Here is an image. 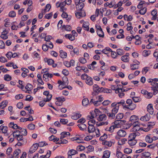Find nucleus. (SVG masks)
<instances>
[{"instance_id": "1", "label": "nucleus", "mask_w": 158, "mask_h": 158, "mask_svg": "<svg viewBox=\"0 0 158 158\" xmlns=\"http://www.w3.org/2000/svg\"><path fill=\"white\" fill-rule=\"evenodd\" d=\"M100 110L97 109H95L94 111L90 112V114L91 115H88L87 116V118L89 119L93 118L95 117H96L97 119L99 121H102L103 120H105L107 118L106 115L104 114H99L98 113Z\"/></svg>"}, {"instance_id": "2", "label": "nucleus", "mask_w": 158, "mask_h": 158, "mask_svg": "<svg viewBox=\"0 0 158 158\" xmlns=\"http://www.w3.org/2000/svg\"><path fill=\"white\" fill-rule=\"evenodd\" d=\"M13 135L15 139L18 142H23V143H27V140L25 139L23 136L20 134L19 130H15L13 132Z\"/></svg>"}, {"instance_id": "3", "label": "nucleus", "mask_w": 158, "mask_h": 158, "mask_svg": "<svg viewBox=\"0 0 158 158\" xmlns=\"http://www.w3.org/2000/svg\"><path fill=\"white\" fill-rule=\"evenodd\" d=\"M81 78L83 80H85V83L88 85L91 86L93 84V78L85 73L82 74Z\"/></svg>"}, {"instance_id": "4", "label": "nucleus", "mask_w": 158, "mask_h": 158, "mask_svg": "<svg viewBox=\"0 0 158 158\" xmlns=\"http://www.w3.org/2000/svg\"><path fill=\"white\" fill-rule=\"evenodd\" d=\"M126 102L127 104H128V105H125L124 108L129 109L131 110H133L135 108L136 105L135 104L132 103V101L131 99H127Z\"/></svg>"}, {"instance_id": "5", "label": "nucleus", "mask_w": 158, "mask_h": 158, "mask_svg": "<svg viewBox=\"0 0 158 158\" xmlns=\"http://www.w3.org/2000/svg\"><path fill=\"white\" fill-rule=\"evenodd\" d=\"M118 107H113L111 112L107 113V116L110 119H114L115 117V114L118 113Z\"/></svg>"}, {"instance_id": "6", "label": "nucleus", "mask_w": 158, "mask_h": 158, "mask_svg": "<svg viewBox=\"0 0 158 158\" xmlns=\"http://www.w3.org/2000/svg\"><path fill=\"white\" fill-rule=\"evenodd\" d=\"M125 101L124 100H122L118 102H114L112 103L111 104V106L112 107H116V106L118 107V109H119V107L121 106L122 105L123 106V108H124V106H125Z\"/></svg>"}, {"instance_id": "7", "label": "nucleus", "mask_w": 158, "mask_h": 158, "mask_svg": "<svg viewBox=\"0 0 158 158\" xmlns=\"http://www.w3.org/2000/svg\"><path fill=\"white\" fill-rule=\"evenodd\" d=\"M155 125V123L154 122H150L148 124V127L147 128H143V131L145 132H148L150 129L152 128V127Z\"/></svg>"}, {"instance_id": "8", "label": "nucleus", "mask_w": 158, "mask_h": 158, "mask_svg": "<svg viewBox=\"0 0 158 158\" xmlns=\"http://www.w3.org/2000/svg\"><path fill=\"white\" fill-rule=\"evenodd\" d=\"M151 116L149 114L147 113L144 116L141 117L140 118V120L144 122L148 121L150 119Z\"/></svg>"}, {"instance_id": "9", "label": "nucleus", "mask_w": 158, "mask_h": 158, "mask_svg": "<svg viewBox=\"0 0 158 158\" xmlns=\"http://www.w3.org/2000/svg\"><path fill=\"white\" fill-rule=\"evenodd\" d=\"M147 110L149 113V114L152 115L154 113V110L153 108V106L152 104H149L147 107Z\"/></svg>"}, {"instance_id": "10", "label": "nucleus", "mask_w": 158, "mask_h": 158, "mask_svg": "<svg viewBox=\"0 0 158 158\" xmlns=\"http://www.w3.org/2000/svg\"><path fill=\"white\" fill-rule=\"evenodd\" d=\"M117 134L118 136L120 137H124L126 135V131L124 130H120L117 132Z\"/></svg>"}, {"instance_id": "11", "label": "nucleus", "mask_w": 158, "mask_h": 158, "mask_svg": "<svg viewBox=\"0 0 158 158\" xmlns=\"http://www.w3.org/2000/svg\"><path fill=\"white\" fill-rule=\"evenodd\" d=\"M92 104H93L94 106H100L102 103L98 100L94 101L93 99H91L89 102V104L91 105Z\"/></svg>"}, {"instance_id": "12", "label": "nucleus", "mask_w": 158, "mask_h": 158, "mask_svg": "<svg viewBox=\"0 0 158 158\" xmlns=\"http://www.w3.org/2000/svg\"><path fill=\"white\" fill-rule=\"evenodd\" d=\"M38 148V146L37 143L34 144L29 150L30 152L31 153H33Z\"/></svg>"}, {"instance_id": "13", "label": "nucleus", "mask_w": 158, "mask_h": 158, "mask_svg": "<svg viewBox=\"0 0 158 158\" xmlns=\"http://www.w3.org/2000/svg\"><path fill=\"white\" fill-rule=\"evenodd\" d=\"M81 116V114L80 113L75 112L74 115L71 117V118L74 120H77Z\"/></svg>"}, {"instance_id": "14", "label": "nucleus", "mask_w": 158, "mask_h": 158, "mask_svg": "<svg viewBox=\"0 0 158 158\" xmlns=\"http://www.w3.org/2000/svg\"><path fill=\"white\" fill-rule=\"evenodd\" d=\"M126 121L124 120H121L120 119H117L114 122V125L117 126V128L118 127V125H120L121 124H124Z\"/></svg>"}, {"instance_id": "15", "label": "nucleus", "mask_w": 158, "mask_h": 158, "mask_svg": "<svg viewBox=\"0 0 158 158\" xmlns=\"http://www.w3.org/2000/svg\"><path fill=\"white\" fill-rule=\"evenodd\" d=\"M110 151L108 150H106L103 152V156L102 158H109L110 157Z\"/></svg>"}, {"instance_id": "16", "label": "nucleus", "mask_w": 158, "mask_h": 158, "mask_svg": "<svg viewBox=\"0 0 158 158\" xmlns=\"http://www.w3.org/2000/svg\"><path fill=\"white\" fill-rule=\"evenodd\" d=\"M70 134L69 132L64 131L61 132L60 134V139H62L65 138L67 135H70Z\"/></svg>"}, {"instance_id": "17", "label": "nucleus", "mask_w": 158, "mask_h": 158, "mask_svg": "<svg viewBox=\"0 0 158 158\" xmlns=\"http://www.w3.org/2000/svg\"><path fill=\"white\" fill-rule=\"evenodd\" d=\"M60 56L62 58H65L67 56V53L63 50L60 51Z\"/></svg>"}, {"instance_id": "18", "label": "nucleus", "mask_w": 158, "mask_h": 158, "mask_svg": "<svg viewBox=\"0 0 158 158\" xmlns=\"http://www.w3.org/2000/svg\"><path fill=\"white\" fill-rule=\"evenodd\" d=\"M0 130L2 131L3 133H6L7 131L8 127L7 126H4V124H2L0 126Z\"/></svg>"}, {"instance_id": "19", "label": "nucleus", "mask_w": 158, "mask_h": 158, "mask_svg": "<svg viewBox=\"0 0 158 158\" xmlns=\"http://www.w3.org/2000/svg\"><path fill=\"white\" fill-rule=\"evenodd\" d=\"M8 33V32H7L6 30L2 32L1 35L0 37H1L3 40H6L8 38V36L7 35V34Z\"/></svg>"}, {"instance_id": "20", "label": "nucleus", "mask_w": 158, "mask_h": 158, "mask_svg": "<svg viewBox=\"0 0 158 158\" xmlns=\"http://www.w3.org/2000/svg\"><path fill=\"white\" fill-rule=\"evenodd\" d=\"M44 61L45 63L47 62L48 65H51L53 64L54 62V60L51 59H48L45 58L44 59Z\"/></svg>"}, {"instance_id": "21", "label": "nucleus", "mask_w": 158, "mask_h": 158, "mask_svg": "<svg viewBox=\"0 0 158 158\" xmlns=\"http://www.w3.org/2000/svg\"><path fill=\"white\" fill-rule=\"evenodd\" d=\"M66 4L65 3L64 1L60 3L59 2H57L56 3V5L57 7H60V9H62L64 8V7Z\"/></svg>"}, {"instance_id": "22", "label": "nucleus", "mask_w": 158, "mask_h": 158, "mask_svg": "<svg viewBox=\"0 0 158 158\" xmlns=\"http://www.w3.org/2000/svg\"><path fill=\"white\" fill-rule=\"evenodd\" d=\"M77 126L79 128L80 130L82 131L86 130L87 126L85 124H78Z\"/></svg>"}, {"instance_id": "23", "label": "nucleus", "mask_w": 158, "mask_h": 158, "mask_svg": "<svg viewBox=\"0 0 158 158\" xmlns=\"http://www.w3.org/2000/svg\"><path fill=\"white\" fill-rule=\"evenodd\" d=\"M95 128L94 125L89 126L88 127V131L89 133H92L94 131Z\"/></svg>"}, {"instance_id": "24", "label": "nucleus", "mask_w": 158, "mask_h": 158, "mask_svg": "<svg viewBox=\"0 0 158 158\" xmlns=\"http://www.w3.org/2000/svg\"><path fill=\"white\" fill-rule=\"evenodd\" d=\"M130 89L127 88L126 89H124L123 88H119V87H117V89L115 90V92L116 93H118L120 92H124L126 91H127L129 90Z\"/></svg>"}, {"instance_id": "25", "label": "nucleus", "mask_w": 158, "mask_h": 158, "mask_svg": "<svg viewBox=\"0 0 158 158\" xmlns=\"http://www.w3.org/2000/svg\"><path fill=\"white\" fill-rule=\"evenodd\" d=\"M89 23L88 22H85L82 24V28L85 30L88 31L89 27Z\"/></svg>"}, {"instance_id": "26", "label": "nucleus", "mask_w": 158, "mask_h": 158, "mask_svg": "<svg viewBox=\"0 0 158 158\" xmlns=\"http://www.w3.org/2000/svg\"><path fill=\"white\" fill-rule=\"evenodd\" d=\"M82 105L84 106H87L89 104V100L87 98L83 99L82 100Z\"/></svg>"}, {"instance_id": "27", "label": "nucleus", "mask_w": 158, "mask_h": 158, "mask_svg": "<svg viewBox=\"0 0 158 158\" xmlns=\"http://www.w3.org/2000/svg\"><path fill=\"white\" fill-rule=\"evenodd\" d=\"M84 6V3L82 2H81L77 5H76V8L78 10L81 11L82 10Z\"/></svg>"}, {"instance_id": "28", "label": "nucleus", "mask_w": 158, "mask_h": 158, "mask_svg": "<svg viewBox=\"0 0 158 158\" xmlns=\"http://www.w3.org/2000/svg\"><path fill=\"white\" fill-rule=\"evenodd\" d=\"M51 8V6L50 4H47L45 6V9L42 11V13H45L47 12Z\"/></svg>"}, {"instance_id": "29", "label": "nucleus", "mask_w": 158, "mask_h": 158, "mask_svg": "<svg viewBox=\"0 0 158 158\" xmlns=\"http://www.w3.org/2000/svg\"><path fill=\"white\" fill-rule=\"evenodd\" d=\"M128 143L130 146H132L135 145L137 143V140H128Z\"/></svg>"}, {"instance_id": "30", "label": "nucleus", "mask_w": 158, "mask_h": 158, "mask_svg": "<svg viewBox=\"0 0 158 158\" xmlns=\"http://www.w3.org/2000/svg\"><path fill=\"white\" fill-rule=\"evenodd\" d=\"M21 152V150L19 149H16L13 153V156H15L17 158L18 157V155L19 153Z\"/></svg>"}, {"instance_id": "31", "label": "nucleus", "mask_w": 158, "mask_h": 158, "mask_svg": "<svg viewBox=\"0 0 158 158\" xmlns=\"http://www.w3.org/2000/svg\"><path fill=\"white\" fill-rule=\"evenodd\" d=\"M138 64H131V69L132 70H135L138 69V65L139 64V62L138 61Z\"/></svg>"}, {"instance_id": "32", "label": "nucleus", "mask_w": 158, "mask_h": 158, "mask_svg": "<svg viewBox=\"0 0 158 158\" xmlns=\"http://www.w3.org/2000/svg\"><path fill=\"white\" fill-rule=\"evenodd\" d=\"M65 37L67 39H69L71 41H73L75 39V37L74 36H73L71 34H66L65 35Z\"/></svg>"}, {"instance_id": "33", "label": "nucleus", "mask_w": 158, "mask_h": 158, "mask_svg": "<svg viewBox=\"0 0 158 158\" xmlns=\"http://www.w3.org/2000/svg\"><path fill=\"white\" fill-rule=\"evenodd\" d=\"M62 28L67 31H70L72 29L71 26L69 25H64L62 26Z\"/></svg>"}, {"instance_id": "34", "label": "nucleus", "mask_w": 158, "mask_h": 158, "mask_svg": "<svg viewBox=\"0 0 158 158\" xmlns=\"http://www.w3.org/2000/svg\"><path fill=\"white\" fill-rule=\"evenodd\" d=\"M127 139L125 138H123L120 140H119L118 142V144L119 145H122L125 143Z\"/></svg>"}, {"instance_id": "35", "label": "nucleus", "mask_w": 158, "mask_h": 158, "mask_svg": "<svg viewBox=\"0 0 158 158\" xmlns=\"http://www.w3.org/2000/svg\"><path fill=\"white\" fill-rule=\"evenodd\" d=\"M98 35L100 37H104V32L102 29L97 31Z\"/></svg>"}, {"instance_id": "36", "label": "nucleus", "mask_w": 158, "mask_h": 158, "mask_svg": "<svg viewBox=\"0 0 158 158\" xmlns=\"http://www.w3.org/2000/svg\"><path fill=\"white\" fill-rule=\"evenodd\" d=\"M7 103L6 101H3L0 103V108L2 107V109H4L6 106Z\"/></svg>"}, {"instance_id": "37", "label": "nucleus", "mask_w": 158, "mask_h": 158, "mask_svg": "<svg viewBox=\"0 0 158 158\" xmlns=\"http://www.w3.org/2000/svg\"><path fill=\"white\" fill-rule=\"evenodd\" d=\"M116 52L117 55L122 56L124 53V51L122 49L119 48L116 50Z\"/></svg>"}, {"instance_id": "38", "label": "nucleus", "mask_w": 158, "mask_h": 158, "mask_svg": "<svg viewBox=\"0 0 158 158\" xmlns=\"http://www.w3.org/2000/svg\"><path fill=\"white\" fill-rule=\"evenodd\" d=\"M25 89L28 91H31L33 89V86L32 85L28 83L25 86Z\"/></svg>"}, {"instance_id": "39", "label": "nucleus", "mask_w": 158, "mask_h": 158, "mask_svg": "<svg viewBox=\"0 0 158 158\" xmlns=\"http://www.w3.org/2000/svg\"><path fill=\"white\" fill-rule=\"evenodd\" d=\"M151 89L153 91V94L154 95H155L158 93V90L157 89V86H152L151 87Z\"/></svg>"}, {"instance_id": "40", "label": "nucleus", "mask_w": 158, "mask_h": 158, "mask_svg": "<svg viewBox=\"0 0 158 158\" xmlns=\"http://www.w3.org/2000/svg\"><path fill=\"white\" fill-rule=\"evenodd\" d=\"M137 120V117L135 115H132L131 116L130 118V123H132Z\"/></svg>"}, {"instance_id": "41", "label": "nucleus", "mask_w": 158, "mask_h": 158, "mask_svg": "<svg viewBox=\"0 0 158 158\" xmlns=\"http://www.w3.org/2000/svg\"><path fill=\"white\" fill-rule=\"evenodd\" d=\"M75 14L76 17L78 19L80 18L81 17H83L85 15V14L84 15H82V13L81 12H78L76 11L75 12Z\"/></svg>"}, {"instance_id": "42", "label": "nucleus", "mask_w": 158, "mask_h": 158, "mask_svg": "<svg viewBox=\"0 0 158 158\" xmlns=\"http://www.w3.org/2000/svg\"><path fill=\"white\" fill-rule=\"evenodd\" d=\"M12 79L11 77L9 74H6L4 76V80L6 81H9Z\"/></svg>"}, {"instance_id": "43", "label": "nucleus", "mask_w": 158, "mask_h": 158, "mask_svg": "<svg viewBox=\"0 0 158 158\" xmlns=\"http://www.w3.org/2000/svg\"><path fill=\"white\" fill-rule=\"evenodd\" d=\"M145 140L146 142L148 143H151L152 142V138L149 135H147L145 138Z\"/></svg>"}, {"instance_id": "44", "label": "nucleus", "mask_w": 158, "mask_h": 158, "mask_svg": "<svg viewBox=\"0 0 158 158\" xmlns=\"http://www.w3.org/2000/svg\"><path fill=\"white\" fill-rule=\"evenodd\" d=\"M20 134L22 135L23 136H26L27 135V131L26 129H23L21 131H19Z\"/></svg>"}, {"instance_id": "45", "label": "nucleus", "mask_w": 158, "mask_h": 158, "mask_svg": "<svg viewBox=\"0 0 158 158\" xmlns=\"http://www.w3.org/2000/svg\"><path fill=\"white\" fill-rule=\"evenodd\" d=\"M101 90L102 92H103L104 93H110L112 91V90L110 89H108L103 87H101Z\"/></svg>"}, {"instance_id": "46", "label": "nucleus", "mask_w": 158, "mask_h": 158, "mask_svg": "<svg viewBox=\"0 0 158 158\" xmlns=\"http://www.w3.org/2000/svg\"><path fill=\"white\" fill-rule=\"evenodd\" d=\"M117 128V126L112 125L111 126L109 127L108 129L107 130V131H109L110 132L112 133L114 132V129Z\"/></svg>"}, {"instance_id": "47", "label": "nucleus", "mask_w": 158, "mask_h": 158, "mask_svg": "<svg viewBox=\"0 0 158 158\" xmlns=\"http://www.w3.org/2000/svg\"><path fill=\"white\" fill-rule=\"evenodd\" d=\"M147 10V8L146 7H144L139 10V13L141 15H143L146 13Z\"/></svg>"}, {"instance_id": "48", "label": "nucleus", "mask_w": 158, "mask_h": 158, "mask_svg": "<svg viewBox=\"0 0 158 158\" xmlns=\"http://www.w3.org/2000/svg\"><path fill=\"white\" fill-rule=\"evenodd\" d=\"M78 152L77 151L74 149H71L68 151L67 154H70L72 156L74 155L77 153Z\"/></svg>"}, {"instance_id": "49", "label": "nucleus", "mask_w": 158, "mask_h": 158, "mask_svg": "<svg viewBox=\"0 0 158 158\" xmlns=\"http://www.w3.org/2000/svg\"><path fill=\"white\" fill-rule=\"evenodd\" d=\"M149 68L148 67H145L142 69V72L143 74H145L149 71Z\"/></svg>"}, {"instance_id": "50", "label": "nucleus", "mask_w": 158, "mask_h": 158, "mask_svg": "<svg viewBox=\"0 0 158 158\" xmlns=\"http://www.w3.org/2000/svg\"><path fill=\"white\" fill-rule=\"evenodd\" d=\"M135 136L134 134L133 133L130 134L128 136V140H135Z\"/></svg>"}, {"instance_id": "51", "label": "nucleus", "mask_w": 158, "mask_h": 158, "mask_svg": "<svg viewBox=\"0 0 158 158\" xmlns=\"http://www.w3.org/2000/svg\"><path fill=\"white\" fill-rule=\"evenodd\" d=\"M123 117V113H118L116 116V119H122Z\"/></svg>"}, {"instance_id": "52", "label": "nucleus", "mask_w": 158, "mask_h": 158, "mask_svg": "<svg viewBox=\"0 0 158 158\" xmlns=\"http://www.w3.org/2000/svg\"><path fill=\"white\" fill-rule=\"evenodd\" d=\"M94 92L93 93V94H94L95 95H97L99 93L102 92L101 87L97 88L94 90Z\"/></svg>"}, {"instance_id": "53", "label": "nucleus", "mask_w": 158, "mask_h": 158, "mask_svg": "<svg viewBox=\"0 0 158 158\" xmlns=\"http://www.w3.org/2000/svg\"><path fill=\"white\" fill-rule=\"evenodd\" d=\"M38 147H43L44 146L48 145L47 143H46L45 142L41 141L39 142L38 143H37Z\"/></svg>"}, {"instance_id": "54", "label": "nucleus", "mask_w": 158, "mask_h": 158, "mask_svg": "<svg viewBox=\"0 0 158 158\" xmlns=\"http://www.w3.org/2000/svg\"><path fill=\"white\" fill-rule=\"evenodd\" d=\"M52 38V37L49 35H46L44 40L47 42H50V40Z\"/></svg>"}, {"instance_id": "55", "label": "nucleus", "mask_w": 158, "mask_h": 158, "mask_svg": "<svg viewBox=\"0 0 158 158\" xmlns=\"http://www.w3.org/2000/svg\"><path fill=\"white\" fill-rule=\"evenodd\" d=\"M111 103V102L109 100H105L103 102L102 104L104 106H106Z\"/></svg>"}, {"instance_id": "56", "label": "nucleus", "mask_w": 158, "mask_h": 158, "mask_svg": "<svg viewBox=\"0 0 158 158\" xmlns=\"http://www.w3.org/2000/svg\"><path fill=\"white\" fill-rule=\"evenodd\" d=\"M56 99L57 100V101L60 102L62 103L65 100L64 98L62 97L56 98Z\"/></svg>"}, {"instance_id": "57", "label": "nucleus", "mask_w": 158, "mask_h": 158, "mask_svg": "<svg viewBox=\"0 0 158 158\" xmlns=\"http://www.w3.org/2000/svg\"><path fill=\"white\" fill-rule=\"evenodd\" d=\"M130 124H132L134 127H135L136 126L140 125V123L138 122L137 120L134 122L132 123H130Z\"/></svg>"}, {"instance_id": "58", "label": "nucleus", "mask_w": 158, "mask_h": 158, "mask_svg": "<svg viewBox=\"0 0 158 158\" xmlns=\"http://www.w3.org/2000/svg\"><path fill=\"white\" fill-rule=\"evenodd\" d=\"M121 60L124 62H128L129 61V59L126 56H123L121 57Z\"/></svg>"}, {"instance_id": "59", "label": "nucleus", "mask_w": 158, "mask_h": 158, "mask_svg": "<svg viewBox=\"0 0 158 158\" xmlns=\"http://www.w3.org/2000/svg\"><path fill=\"white\" fill-rule=\"evenodd\" d=\"M103 144L105 146H107L108 147H111V143L110 141H105L103 142Z\"/></svg>"}, {"instance_id": "60", "label": "nucleus", "mask_w": 158, "mask_h": 158, "mask_svg": "<svg viewBox=\"0 0 158 158\" xmlns=\"http://www.w3.org/2000/svg\"><path fill=\"white\" fill-rule=\"evenodd\" d=\"M60 122L63 124H66L68 122V121L67 119L61 118L60 120Z\"/></svg>"}, {"instance_id": "61", "label": "nucleus", "mask_w": 158, "mask_h": 158, "mask_svg": "<svg viewBox=\"0 0 158 158\" xmlns=\"http://www.w3.org/2000/svg\"><path fill=\"white\" fill-rule=\"evenodd\" d=\"M107 136L106 134L104 133L103 135L101 136L99 139L100 141H104L107 138Z\"/></svg>"}, {"instance_id": "62", "label": "nucleus", "mask_w": 158, "mask_h": 158, "mask_svg": "<svg viewBox=\"0 0 158 158\" xmlns=\"http://www.w3.org/2000/svg\"><path fill=\"white\" fill-rule=\"evenodd\" d=\"M94 136V135L87 136L85 138L84 140L87 141H89Z\"/></svg>"}, {"instance_id": "63", "label": "nucleus", "mask_w": 158, "mask_h": 158, "mask_svg": "<svg viewBox=\"0 0 158 158\" xmlns=\"http://www.w3.org/2000/svg\"><path fill=\"white\" fill-rule=\"evenodd\" d=\"M132 149L130 148H127L124 149V153L127 154H129L131 153Z\"/></svg>"}, {"instance_id": "64", "label": "nucleus", "mask_w": 158, "mask_h": 158, "mask_svg": "<svg viewBox=\"0 0 158 158\" xmlns=\"http://www.w3.org/2000/svg\"><path fill=\"white\" fill-rule=\"evenodd\" d=\"M79 61L81 63L83 64L87 62L85 59L84 57H80L79 59Z\"/></svg>"}]
</instances>
